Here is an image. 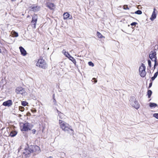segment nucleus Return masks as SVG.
<instances>
[{
    "mask_svg": "<svg viewBox=\"0 0 158 158\" xmlns=\"http://www.w3.org/2000/svg\"><path fill=\"white\" fill-rule=\"evenodd\" d=\"M59 123L60 128L62 131L67 132L68 133H73V130L72 129L71 126L69 123L60 119L59 121Z\"/></svg>",
    "mask_w": 158,
    "mask_h": 158,
    "instance_id": "f257e3e1",
    "label": "nucleus"
},
{
    "mask_svg": "<svg viewBox=\"0 0 158 158\" xmlns=\"http://www.w3.org/2000/svg\"><path fill=\"white\" fill-rule=\"evenodd\" d=\"M36 66L42 69H45L47 67V64L45 60L42 57H40L38 60V62L36 64Z\"/></svg>",
    "mask_w": 158,
    "mask_h": 158,
    "instance_id": "f03ea898",
    "label": "nucleus"
},
{
    "mask_svg": "<svg viewBox=\"0 0 158 158\" xmlns=\"http://www.w3.org/2000/svg\"><path fill=\"white\" fill-rule=\"evenodd\" d=\"M30 151L33 155H37L40 153L41 150L40 147L37 145H31L29 147Z\"/></svg>",
    "mask_w": 158,
    "mask_h": 158,
    "instance_id": "7ed1b4c3",
    "label": "nucleus"
},
{
    "mask_svg": "<svg viewBox=\"0 0 158 158\" xmlns=\"http://www.w3.org/2000/svg\"><path fill=\"white\" fill-rule=\"evenodd\" d=\"M20 129L22 131H26L31 130V127L29 123H23V125L20 126Z\"/></svg>",
    "mask_w": 158,
    "mask_h": 158,
    "instance_id": "20e7f679",
    "label": "nucleus"
},
{
    "mask_svg": "<svg viewBox=\"0 0 158 158\" xmlns=\"http://www.w3.org/2000/svg\"><path fill=\"white\" fill-rule=\"evenodd\" d=\"M146 68L144 64H142L139 67V73L141 77H144L146 75V73L145 71Z\"/></svg>",
    "mask_w": 158,
    "mask_h": 158,
    "instance_id": "39448f33",
    "label": "nucleus"
},
{
    "mask_svg": "<svg viewBox=\"0 0 158 158\" xmlns=\"http://www.w3.org/2000/svg\"><path fill=\"white\" fill-rule=\"evenodd\" d=\"M15 92L17 94H21L23 95H26L27 94L25 89L21 86H18L16 88Z\"/></svg>",
    "mask_w": 158,
    "mask_h": 158,
    "instance_id": "423d86ee",
    "label": "nucleus"
},
{
    "mask_svg": "<svg viewBox=\"0 0 158 158\" xmlns=\"http://www.w3.org/2000/svg\"><path fill=\"white\" fill-rule=\"evenodd\" d=\"M38 19V16L37 14H34L32 16L31 23L32 26L35 28Z\"/></svg>",
    "mask_w": 158,
    "mask_h": 158,
    "instance_id": "0eeeda50",
    "label": "nucleus"
},
{
    "mask_svg": "<svg viewBox=\"0 0 158 158\" xmlns=\"http://www.w3.org/2000/svg\"><path fill=\"white\" fill-rule=\"evenodd\" d=\"M29 147L27 148H26L23 153L24 155V157L26 158L30 156L31 154L32 153L30 151Z\"/></svg>",
    "mask_w": 158,
    "mask_h": 158,
    "instance_id": "6e6552de",
    "label": "nucleus"
},
{
    "mask_svg": "<svg viewBox=\"0 0 158 158\" xmlns=\"http://www.w3.org/2000/svg\"><path fill=\"white\" fill-rule=\"evenodd\" d=\"M156 53L155 51H152L149 55V57L152 61L157 60L156 57Z\"/></svg>",
    "mask_w": 158,
    "mask_h": 158,
    "instance_id": "1a4fd4ad",
    "label": "nucleus"
},
{
    "mask_svg": "<svg viewBox=\"0 0 158 158\" xmlns=\"http://www.w3.org/2000/svg\"><path fill=\"white\" fill-rule=\"evenodd\" d=\"M47 7L50 10H54L55 8V5L53 3L50 2H47L46 3Z\"/></svg>",
    "mask_w": 158,
    "mask_h": 158,
    "instance_id": "9d476101",
    "label": "nucleus"
},
{
    "mask_svg": "<svg viewBox=\"0 0 158 158\" xmlns=\"http://www.w3.org/2000/svg\"><path fill=\"white\" fill-rule=\"evenodd\" d=\"M12 105V102L11 100H9L3 102L2 105L5 106L9 107Z\"/></svg>",
    "mask_w": 158,
    "mask_h": 158,
    "instance_id": "9b49d317",
    "label": "nucleus"
},
{
    "mask_svg": "<svg viewBox=\"0 0 158 158\" xmlns=\"http://www.w3.org/2000/svg\"><path fill=\"white\" fill-rule=\"evenodd\" d=\"M63 19L64 20L67 19H72V15L70 16V15L68 12H65L63 15Z\"/></svg>",
    "mask_w": 158,
    "mask_h": 158,
    "instance_id": "f8f14e48",
    "label": "nucleus"
},
{
    "mask_svg": "<svg viewBox=\"0 0 158 158\" xmlns=\"http://www.w3.org/2000/svg\"><path fill=\"white\" fill-rule=\"evenodd\" d=\"M30 8V10L34 12L39 11L40 9V7L38 6H31Z\"/></svg>",
    "mask_w": 158,
    "mask_h": 158,
    "instance_id": "ddd939ff",
    "label": "nucleus"
},
{
    "mask_svg": "<svg viewBox=\"0 0 158 158\" xmlns=\"http://www.w3.org/2000/svg\"><path fill=\"white\" fill-rule=\"evenodd\" d=\"M19 49H20L21 55L23 56H25L27 55V53L26 51L22 47H19Z\"/></svg>",
    "mask_w": 158,
    "mask_h": 158,
    "instance_id": "4468645a",
    "label": "nucleus"
},
{
    "mask_svg": "<svg viewBox=\"0 0 158 158\" xmlns=\"http://www.w3.org/2000/svg\"><path fill=\"white\" fill-rule=\"evenodd\" d=\"M132 106L136 109H138L140 105L138 101H135L134 102V103L133 104Z\"/></svg>",
    "mask_w": 158,
    "mask_h": 158,
    "instance_id": "2eb2a0df",
    "label": "nucleus"
},
{
    "mask_svg": "<svg viewBox=\"0 0 158 158\" xmlns=\"http://www.w3.org/2000/svg\"><path fill=\"white\" fill-rule=\"evenodd\" d=\"M62 53L66 57H67L68 58L70 56V55L68 53V52H66L64 49H63V50Z\"/></svg>",
    "mask_w": 158,
    "mask_h": 158,
    "instance_id": "dca6fc26",
    "label": "nucleus"
},
{
    "mask_svg": "<svg viewBox=\"0 0 158 158\" xmlns=\"http://www.w3.org/2000/svg\"><path fill=\"white\" fill-rule=\"evenodd\" d=\"M156 10L155 8H154V11L152 14L151 19V20H153L156 17V15L155 13V10Z\"/></svg>",
    "mask_w": 158,
    "mask_h": 158,
    "instance_id": "f3484780",
    "label": "nucleus"
},
{
    "mask_svg": "<svg viewBox=\"0 0 158 158\" xmlns=\"http://www.w3.org/2000/svg\"><path fill=\"white\" fill-rule=\"evenodd\" d=\"M68 58L70 60L72 61L73 62V63L75 65L76 64V60L75 59H74L73 57L70 55L69 57Z\"/></svg>",
    "mask_w": 158,
    "mask_h": 158,
    "instance_id": "a211bd4d",
    "label": "nucleus"
},
{
    "mask_svg": "<svg viewBox=\"0 0 158 158\" xmlns=\"http://www.w3.org/2000/svg\"><path fill=\"white\" fill-rule=\"evenodd\" d=\"M11 34L13 36L15 37H17L18 36V33L15 32L14 30H12L11 32Z\"/></svg>",
    "mask_w": 158,
    "mask_h": 158,
    "instance_id": "6ab92c4d",
    "label": "nucleus"
},
{
    "mask_svg": "<svg viewBox=\"0 0 158 158\" xmlns=\"http://www.w3.org/2000/svg\"><path fill=\"white\" fill-rule=\"evenodd\" d=\"M97 35L98 37L100 39H102V38H105V37L103 36L102 34L99 32L97 31Z\"/></svg>",
    "mask_w": 158,
    "mask_h": 158,
    "instance_id": "aec40b11",
    "label": "nucleus"
},
{
    "mask_svg": "<svg viewBox=\"0 0 158 158\" xmlns=\"http://www.w3.org/2000/svg\"><path fill=\"white\" fill-rule=\"evenodd\" d=\"M17 132L15 131H12L10 132V135L11 137H13L15 136Z\"/></svg>",
    "mask_w": 158,
    "mask_h": 158,
    "instance_id": "412c9836",
    "label": "nucleus"
},
{
    "mask_svg": "<svg viewBox=\"0 0 158 158\" xmlns=\"http://www.w3.org/2000/svg\"><path fill=\"white\" fill-rule=\"evenodd\" d=\"M158 74V71H157V72H156L154 74V76L152 77L151 78V80L153 81L155 80V79L156 78V77Z\"/></svg>",
    "mask_w": 158,
    "mask_h": 158,
    "instance_id": "4be33fe9",
    "label": "nucleus"
},
{
    "mask_svg": "<svg viewBox=\"0 0 158 158\" xmlns=\"http://www.w3.org/2000/svg\"><path fill=\"white\" fill-rule=\"evenodd\" d=\"M152 92L150 90H149L147 92V95H148V98H150L152 94Z\"/></svg>",
    "mask_w": 158,
    "mask_h": 158,
    "instance_id": "5701e85b",
    "label": "nucleus"
},
{
    "mask_svg": "<svg viewBox=\"0 0 158 158\" xmlns=\"http://www.w3.org/2000/svg\"><path fill=\"white\" fill-rule=\"evenodd\" d=\"M157 106V104L151 102L149 104V106L151 107H156Z\"/></svg>",
    "mask_w": 158,
    "mask_h": 158,
    "instance_id": "b1692460",
    "label": "nucleus"
},
{
    "mask_svg": "<svg viewBox=\"0 0 158 158\" xmlns=\"http://www.w3.org/2000/svg\"><path fill=\"white\" fill-rule=\"evenodd\" d=\"M21 104L23 106H26L28 104V103L26 101H22Z\"/></svg>",
    "mask_w": 158,
    "mask_h": 158,
    "instance_id": "393cba45",
    "label": "nucleus"
},
{
    "mask_svg": "<svg viewBox=\"0 0 158 158\" xmlns=\"http://www.w3.org/2000/svg\"><path fill=\"white\" fill-rule=\"evenodd\" d=\"M19 110L20 111L23 112L24 111L25 109L22 106H19Z\"/></svg>",
    "mask_w": 158,
    "mask_h": 158,
    "instance_id": "a878e982",
    "label": "nucleus"
},
{
    "mask_svg": "<svg viewBox=\"0 0 158 158\" xmlns=\"http://www.w3.org/2000/svg\"><path fill=\"white\" fill-rule=\"evenodd\" d=\"M135 14H138V15H140L142 14V12L140 10H138L135 11Z\"/></svg>",
    "mask_w": 158,
    "mask_h": 158,
    "instance_id": "bb28decb",
    "label": "nucleus"
},
{
    "mask_svg": "<svg viewBox=\"0 0 158 158\" xmlns=\"http://www.w3.org/2000/svg\"><path fill=\"white\" fill-rule=\"evenodd\" d=\"M123 8L124 10H129V8L127 5H124L123 6Z\"/></svg>",
    "mask_w": 158,
    "mask_h": 158,
    "instance_id": "cd10ccee",
    "label": "nucleus"
},
{
    "mask_svg": "<svg viewBox=\"0 0 158 158\" xmlns=\"http://www.w3.org/2000/svg\"><path fill=\"white\" fill-rule=\"evenodd\" d=\"M58 115L59 116L60 118L62 119V117L63 116L64 114L62 113L61 112H60L58 113Z\"/></svg>",
    "mask_w": 158,
    "mask_h": 158,
    "instance_id": "c85d7f7f",
    "label": "nucleus"
},
{
    "mask_svg": "<svg viewBox=\"0 0 158 158\" xmlns=\"http://www.w3.org/2000/svg\"><path fill=\"white\" fill-rule=\"evenodd\" d=\"M31 112L33 113H35L36 112L37 110L35 108H32L31 110Z\"/></svg>",
    "mask_w": 158,
    "mask_h": 158,
    "instance_id": "c756f323",
    "label": "nucleus"
},
{
    "mask_svg": "<svg viewBox=\"0 0 158 158\" xmlns=\"http://www.w3.org/2000/svg\"><path fill=\"white\" fill-rule=\"evenodd\" d=\"M88 64L90 66L93 67L94 66V64L91 61H89L88 62Z\"/></svg>",
    "mask_w": 158,
    "mask_h": 158,
    "instance_id": "7c9ffc66",
    "label": "nucleus"
},
{
    "mask_svg": "<svg viewBox=\"0 0 158 158\" xmlns=\"http://www.w3.org/2000/svg\"><path fill=\"white\" fill-rule=\"evenodd\" d=\"M154 117L158 119V113H155L153 114Z\"/></svg>",
    "mask_w": 158,
    "mask_h": 158,
    "instance_id": "2f4dec72",
    "label": "nucleus"
},
{
    "mask_svg": "<svg viewBox=\"0 0 158 158\" xmlns=\"http://www.w3.org/2000/svg\"><path fill=\"white\" fill-rule=\"evenodd\" d=\"M148 64L149 66V67L150 68L152 66H151V61L150 60H148Z\"/></svg>",
    "mask_w": 158,
    "mask_h": 158,
    "instance_id": "473e14b6",
    "label": "nucleus"
},
{
    "mask_svg": "<svg viewBox=\"0 0 158 158\" xmlns=\"http://www.w3.org/2000/svg\"><path fill=\"white\" fill-rule=\"evenodd\" d=\"M137 24V23L136 22H133L131 24V26H135L136 24Z\"/></svg>",
    "mask_w": 158,
    "mask_h": 158,
    "instance_id": "72a5a7b5",
    "label": "nucleus"
},
{
    "mask_svg": "<svg viewBox=\"0 0 158 158\" xmlns=\"http://www.w3.org/2000/svg\"><path fill=\"white\" fill-rule=\"evenodd\" d=\"M36 132V131L35 129H33L31 130L32 133L33 134H35Z\"/></svg>",
    "mask_w": 158,
    "mask_h": 158,
    "instance_id": "f704fd0d",
    "label": "nucleus"
},
{
    "mask_svg": "<svg viewBox=\"0 0 158 158\" xmlns=\"http://www.w3.org/2000/svg\"><path fill=\"white\" fill-rule=\"evenodd\" d=\"M26 115L27 116H31V114L30 112H28L27 113Z\"/></svg>",
    "mask_w": 158,
    "mask_h": 158,
    "instance_id": "c9c22d12",
    "label": "nucleus"
},
{
    "mask_svg": "<svg viewBox=\"0 0 158 158\" xmlns=\"http://www.w3.org/2000/svg\"><path fill=\"white\" fill-rule=\"evenodd\" d=\"M152 82H151L150 83L148 88H150L152 86Z\"/></svg>",
    "mask_w": 158,
    "mask_h": 158,
    "instance_id": "e433bc0d",
    "label": "nucleus"
},
{
    "mask_svg": "<svg viewBox=\"0 0 158 158\" xmlns=\"http://www.w3.org/2000/svg\"><path fill=\"white\" fill-rule=\"evenodd\" d=\"M93 80H95V81H94V82H95V83L97 82V80H96V79L95 78H93Z\"/></svg>",
    "mask_w": 158,
    "mask_h": 158,
    "instance_id": "4c0bfd02",
    "label": "nucleus"
},
{
    "mask_svg": "<svg viewBox=\"0 0 158 158\" xmlns=\"http://www.w3.org/2000/svg\"><path fill=\"white\" fill-rule=\"evenodd\" d=\"M2 53V50L1 48H0V53Z\"/></svg>",
    "mask_w": 158,
    "mask_h": 158,
    "instance_id": "58836bf2",
    "label": "nucleus"
},
{
    "mask_svg": "<svg viewBox=\"0 0 158 158\" xmlns=\"http://www.w3.org/2000/svg\"><path fill=\"white\" fill-rule=\"evenodd\" d=\"M21 116H22L21 115V114H19V117H21Z\"/></svg>",
    "mask_w": 158,
    "mask_h": 158,
    "instance_id": "ea45409f",
    "label": "nucleus"
},
{
    "mask_svg": "<svg viewBox=\"0 0 158 158\" xmlns=\"http://www.w3.org/2000/svg\"><path fill=\"white\" fill-rule=\"evenodd\" d=\"M12 2H15V1L16 0H10Z\"/></svg>",
    "mask_w": 158,
    "mask_h": 158,
    "instance_id": "a19ab883",
    "label": "nucleus"
},
{
    "mask_svg": "<svg viewBox=\"0 0 158 158\" xmlns=\"http://www.w3.org/2000/svg\"><path fill=\"white\" fill-rule=\"evenodd\" d=\"M30 17V16L29 15H28L27 16V18H28Z\"/></svg>",
    "mask_w": 158,
    "mask_h": 158,
    "instance_id": "79ce46f5",
    "label": "nucleus"
}]
</instances>
